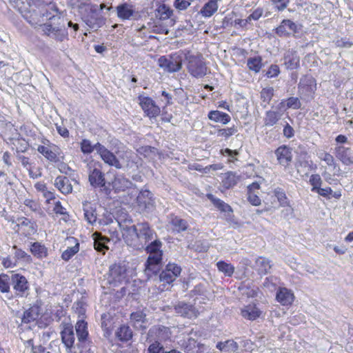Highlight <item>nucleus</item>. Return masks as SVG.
Here are the masks:
<instances>
[{
    "label": "nucleus",
    "mask_w": 353,
    "mask_h": 353,
    "mask_svg": "<svg viewBox=\"0 0 353 353\" xmlns=\"http://www.w3.org/2000/svg\"><path fill=\"white\" fill-rule=\"evenodd\" d=\"M165 269L168 271H170L176 277L179 276L180 275V274H181V267L179 266L176 264H175V263H169L166 265Z\"/></svg>",
    "instance_id": "obj_63"
},
{
    "label": "nucleus",
    "mask_w": 353,
    "mask_h": 353,
    "mask_svg": "<svg viewBox=\"0 0 353 353\" xmlns=\"http://www.w3.org/2000/svg\"><path fill=\"white\" fill-rule=\"evenodd\" d=\"M39 16L43 17V19L46 18L48 20H52L57 17L59 20L63 21V18L61 17V14L57 5L51 2L48 3L46 8H42L40 10Z\"/></svg>",
    "instance_id": "obj_21"
},
{
    "label": "nucleus",
    "mask_w": 353,
    "mask_h": 353,
    "mask_svg": "<svg viewBox=\"0 0 353 353\" xmlns=\"http://www.w3.org/2000/svg\"><path fill=\"white\" fill-rule=\"evenodd\" d=\"M284 65L287 69L294 70L299 65V57L295 52L288 50L285 53Z\"/></svg>",
    "instance_id": "obj_28"
},
{
    "label": "nucleus",
    "mask_w": 353,
    "mask_h": 353,
    "mask_svg": "<svg viewBox=\"0 0 353 353\" xmlns=\"http://www.w3.org/2000/svg\"><path fill=\"white\" fill-rule=\"evenodd\" d=\"M68 241L74 242V245L68 247L62 253L61 258L63 260H64L65 261H69L79 250V243L77 242V240L76 239L71 238V239H69Z\"/></svg>",
    "instance_id": "obj_37"
},
{
    "label": "nucleus",
    "mask_w": 353,
    "mask_h": 353,
    "mask_svg": "<svg viewBox=\"0 0 353 353\" xmlns=\"http://www.w3.org/2000/svg\"><path fill=\"white\" fill-rule=\"evenodd\" d=\"M81 151L85 154H89L94 150L96 151V144L92 145L91 141L88 139H83L80 142Z\"/></svg>",
    "instance_id": "obj_52"
},
{
    "label": "nucleus",
    "mask_w": 353,
    "mask_h": 353,
    "mask_svg": "<svg viewBox=\"0 0 353 353\" xmlns=\"http://www.w3.org/2000/svg\"><path fill=\"white\" fill-rule=\"evenodd\" d=\"M276 299L282 305H290L294 300V294L290 289L279 288L276 292Z\"/></svg>",
    "instance_id": "obj_20"
},
{
    "label": "nucleus",
    "mask_w": 353,
    "mask_h": 353,
    "mask_svg": "<svg viewBox=\"0 0 353 353\" xmlns=\"http://www.w3.org/2000/svg\"><path fill=\"white\" fill-rule=\"evenodd\" d=\"M117 153V159L122 164V168L125 165L127 168H132L134 163H137V156L130 150L119 151Z\"/></svg>",
    "instance_id": "obj_23"
},
{
    "label": "nucleus",
    "mask_w": 353,
    "mask_h": 353,
    "mask_svg": "<svg viewBox=\"0 0 353 353\" xmlns=\"http://www.w3.org/2000/svg\"><path fill=\"white\" fill-rule=\"evenodd\" d=\"M10 284L14 291L16 297H27L30 294V284L27 279L19 274H12Z\"/></svg>",
    "instance_id": "obj_7"
},
{
    "label": "nucleus",
    "mask_w": 353,
    "mask_h": 353,
    "mask_svg": "<svg viewBox=\"0 0 353 353\" xmlns=\"http://www.w3.org/2000/svg\"><path fill=\"white\" fill-rule=\"evenodd\" d=\"M316 89V81L312 76L305 75L301 78L298 85V90L301 98L312 97Z\"/></svg>",
    "instance_id": "obj_10"
},
{
    "label": "nucleus",
    "mask_w": 353,
    "mask_h": 353,
    "mask_svg": "<svg viewBox=\"0 0 353 353\" xmlns=\"http://www.w3.org/2000/svg\"><path fill=\"white\" fill-rule=\"evenodd\" d=\"M59 22L57 26L51 23H45L41 26L43 35L48 37L58 42H62L68 39V30L65 27L64 20Z\"/></svg>",
    "instance_id": "obj_4"
},
{
    "label": "nucleus",
    "mask_w": 353,
    "mask_h": 353,
    "mask_svg": "<svg viewBox=\"0 0 353 353\" xmlns=\"http://www.w3.org/2000/svg\"><path fill=\"white\" fill-rule=\"evenodd\" d=\"M159 66L167 72H176L182 68V58L176 54L169 57L161 56L158 59Z\"/></svg>",
    "instance_id": "obj_6"
},
{
    "label": "nucleus",
    "mask_w": 353,
    "mask_h": 353,
    "mask_svg": "<svg viewBox=\"0 0 353 353\" xmlns=\"http://www.w3.org/2000/svg\"><path fill=\"white\" fill-rule=\"evenodd\" d=\"M239 180L240 176L237 175L236 173L228 172L224 174L222 183L225 188L229 189L236 185Z\"/></svg>",
    "instance_id": "obj_36"
},
{
    "label": "nucleus",
    "mask_w": 353,
    "mask_h": 353,
    "mask_svg": "<svg viewBox=\"0 0 353 353\" xmlns=\"http://www.w3.org/2000/svg\"><path fill=\"white\" fill-rule=\"evenodd\" d=\"M116 336L121 341H128L132 337V332L128 326L123 325L117 330Z\"/></svg>",
    "instance_id": "obj_39"
},
{
    "label": "nucleus",
    "mask_w": 353,
    "mask_h": 353,
    "mask_svg": "<svg viewBox=\"0 0 353 353\" xmlns=\"http://www.w3.org/2000/svg\"><path fill=\"white\" fill-rule=\"evenodd\" d=\"M194 0H175L174 6L179 10H186Z\"/></svg>",
    "instance_id": "obj_60"
},
{
    "label": "nucleus",
    "mask_w": 353,
    "mask_h": 353,
    "mask_svg": "<svg viewBox=\"0 0 353 353\" xmlns=\"http://www.w3.org/2000/svg\"><path fill=\"white\" fill-rule=\"evenodd\" d=\"M88 166V180L90 185L94 188H105L106 181L104 173L99 168L95 166L92 168L90 164Z\"/></svg>",
    "instance_id": "obj_16"
},
{
    "label": "nucleus",
    "mask_w": 353,
    "mask_h": 353,
    "mask_svg": "<svg viewBox=\"0 0 353 353\" xmlns=\"http://www.w3.org/2000/svg\"><path fill=\"white\" fill-rule=\"evenodd\" d=\"M17 226L18 227V230L27 232L28 234H33L36 232L35 224L25 217L19 219V223Z\"/></svg>",
    "instance_id": "obj_33"
},
{
    "label": "nucleus",
    "mask_w": 353,
    "mask_h": 353,
    "mask_svg": "<svg viewBox=\"0 0 353 353\" xmlns=\"http://www.w3.org/2000/svg\"><path fill=\"white\" fill-rule=\"evenodd\" d=\"M176 312L182 316L189 319L197 316V310L190 304L179 303L175 306Z\"/></svg>",
    "instance_id": "obj_22"
},
{
    "label": "nucleus",
    "mask_w": 353,
    "mask_h": 353,
    "mask_svg": "<svg viewBox=\"0 0 353 353\" xmlns=\"http://www.w3.org/2000/svg\"><path fill=\"white\" fill-rule=\"evenodd\" d=\"M132 183L123 174H117L112 181V187L116 192L125 191L132 186Z\"/></svg>",
    "instance_id": "obj_24"
},
{
    "label": "nucleus",
    "mask_w": 353,
    "mask_h": 353,
    "mask_svg": "<svg viewBox=\"0 0 353 353\" xmlns=\"http://www.w3.org/2000/svg\"><path fill=\"white\" fill-rule=\"evenodd\" d=\"M261 311L255 305H248L241 310V315L249 320H254L259 317Z\"/></svg>",
    "instance_id": "obj_32"
},
{
    "label": "nucleus",
    "mask_w": 353,
    "mask_h": 353,
    "mask_svg": "<svg viewBox=\"0 0 353 353\" xmlns=\"http://www.w3.org/2000/svg\"><path fill=\"white\" fill-rule=\"evenodd\" d=\"M334 154L343 164L349 165L353 163V150L343 145H338L334 148Z\"/></svg>",
    "instance_id": "obj_17"
},
{
    "label": "nucleus",
    "mask_w": 353,
    "mask_h": 353,
    "mask_svg": "<svg viewBox=\"0 0 353 353\" xmlns=\"http://www.w3.org/2000/svg\"><path fill=\"white\" fill-rule=\"evenodd\" d=\"M37 151L41 153L48 161L53 163H58L63 159L60 148L55 145H39Z\"/></svg>",
    "instance_id": "obj_15"
},
{
    "label": "nucleus",
    "mask_w": 353,
    "mask_h": 353,
    "mask_svg": "<svg viewBox=\"0 0 353 353\" xmlns=\"http://www.w3.org/2000/svg\"><path fill=\"white\" fill-rule=\"evenodd\" d=\"M139 103L145 114L150 117H156L160 114V108L156 105L154 101L149 97L139 95L138 97Z\"/></svg>",
    "instance_id": "obj_14"
},
{
    "label": "nucleus",
    "mask_w": 353,
    "mask_h": 353,
    "mask_svg": "<svg viewBox=\"0 0 353 353\" xmlns=\"http://www.w3.org/2000/svg\"><path fill=\"white\" fill-rule=\"evenodd\" d=\"M117 15L122 21L137 20L140 17L135 6L131 3L124 2L116 7Z\"/></svg>",
    "instance_id": "obj_11"
},
{
    "label": "nucleus",
    "mask_w": 353,
    "mask_h": 353,
    "mask_svg": "<svg viewBox=\"0 0 353 353\" xmlns=\"http://www.w3.org/2000/svg\"><path fill=\"white\" fill-rule=\"evenodd\" d=\"M185 56L188 61V70L192 77L202 78L205 76L208 68L201 54L194 55L188 52Z\"/></svg>",
    "instance_id": "obj_3"
},
{
    "label": "nucleus",
    "mask_w": 353,
    "mask_h": 353,
    "mask_svg": "<svg viewBox=\"0 0 353 353\" xmlns=\"http://www.w3.org/2000/svg\"><path fill=\"white\" fill-rule=\"evenodd\" d=\"M275 155L279 164L286 167L292 159V150L286 145H281L275 150Z\"/></svg>",
    "instance_id": "obj_18"
},
{
    "label": "nucleus",
    "mask_w": 353,
    "mask_h": 353,
    "mask_svg": "<svg viewBox=\"0 0 353 353\" xmlns=\"http://www.w3.org/2000/svg\"><path fill=\"white\" fill-rule=\"evenodd\" d=\"M54 185L63 194H70L72 191V185L66 176H58L54 180Z\"/></svg>",
    "instance_id": "obj_26"
},
{
    "label": "nucleus",
    "mask_w": 353,
    "mask_h": 353,
    "mask_svg": "<svg viewBox=\"0 0 353 353\" xmlns=\"http://www.w3.org/2000/svg\"><path fill=\"white\" fill-rule=\"evenodd\" d=\"M145 247H146V250L148 253H154L157 252H161V242L159 240L153 239L150 241V243L147 244Z\"/></svg>",
    "instance_id": "obj_54"
},
{
    "label": "nucleus",
    "mask_w": 353,
    "mask_h": 353,
    "mask_svg": "<svg viewBox=\"0 0 353 353\" xmlns=\"http://www.w3.org/2000/svg\"><path fill=\"white\" fill-rule=\"evenodd\" d=\"M170 223L172 229L176 232L186 230L188 226V223L185 220L178 216H172Z\"/></svg>",
    "instance_id": "obj_38"
},
{
    "label": "nucleus",
    "mask_w": 353,
    "mask_h": 353,
    "mask_svg": "<svg viewBox=\"0 0 353 353\" xmlns=\"http://www.w3.org/2000/svg\"><path fill=\"white\" fill-rule=\"evenodd\" d=\"M272 265L270 261L263 256H259L256 259L254 269L259 274H266L271 269Z\"/></svg>",
    "instance_id": "obj_27"
},
{
    "label": "nucleus",
    "mask_w": 353,
    "mask_h": 353,
    "mask_svg": "<svg viewBox=\"0 0 353 353\" xmlns=\"http://www.w3.org/2000/svg\"><path fill=\"white\" fill-rule=\"evenodd\" d=\"M163 350V347L159 341H152L148 349V353H162Z\"/></svg>",
    "instance_id": "obj_62"
},
{
    "label": "nucleus",
    "mask_w": 353,
    "mask_h": 353,
    "mask_svg": "<svg viewBox=\"0 0 353 353\" xmlns=\"http://www.w3.org/2000/svg\"><path fill=\"white\" fill-rule=\"evenodd\" d=\"M261 61L260 57H250L247 61V65L250 70L259 72L262 67Z\"/></svg>",
    "instance_id": "obj_47"
},
{
    "label": "nucleus",
    "mask_w": 353,
    "mask_h": 353,
    "mask_svg": "<svg viewBox=\"0 0 353 353\" xmlns=\"http://www.w3.org/2000/svg\"><path fill=\"white\" fill-rule=\"evenodd\" d=\"M137 201L141 208L150 209L153 205L152 192L147 190L141 191L137 196Z\"/></svg>",
    "instance_id": "obj_25"
},
{
    "label": "nucleus",
    "mask_w": 353,
    "mask_h": 353,
    "mask_svg": "<svg viewBox=\"0 0 353 353\" xmlns=\"http://www.w3.org/2000/svg\"><path fill=\"white\" fill-rule=\"evenodd\" d=\"M322 180L319 174H312L310 178V183L312 186V191L316 192L321 188Z\"/></svg>",
    "instance_id": "obj_57"
},
{
    "label": "nucleus",
    "mask_w": 353,
    "mask_h": 353,
    "mask_svg": "<svg viewBox=\"0 0 353 353\" xmlns=\"http://www.w3.org/2000/svg\"><path fill=\"white\" fill-rule=\"evenodd\" d=\"M96 152L105 163L117 169L122 168V164L117 156L100 143H96Z\"/></svg>",
    "instance_id": "obj_13"
},
{
    "label": "nucleus",
    "mask_w": 353,
    "mask_h": 353,
    "mask_svg": "<svg viewBox=\"0 0 353 353\" xmlns=\"http://www.w3.org/2000/svg\"><path fill=\"white\" fill-rule=\"evenodd\" d=\"M38 316V314L36 312V310L34 308H30L24 312L22 322L24 323H28L33 321H34Z\"/></svg>",
    "instance_id": "obj_53"
},
{
    "label": "nucleus",
    "mask_w": 353,
    "mask_h": 353,
    "mask_svg": "<svg viewBox=\"0 0 353 353\" xmlns=\"http://www.w3.org/2000/svg\"><path fill=\"white\" fill-rule=\"evenodd\" d=\"M61 341L65 347L68 353H77V343L75 344V335L73 325L69 322H62L61 324Z\"/></svg>",
    "instance_id": "obj_5"
},
{
    "label": "nucleus",
    "mask_w": 353,
    "mask_h": 353,
    "mask_svg": "<svg viewBox=\"0 0 353 353\" xmlns=\"http://www.w3.org/2000/svg\"><path fill=\"white\" fill-rule=\"evenodd\" d=\"M94 235H96L94 242V249L98 252H103L104 254L105 251L108 249V247L106 245V243L109 241V239L99 234L95 233Z\"/></svg>",
    "instance_id": "obj_42"
},
{
    "label": "nucleus",
    "mask_w": 353,
    "mask_h": 353,
    "mask_svg": "<svg viewBox=\"0 0 353 353\" xmlns=\"http://www.w3.org/2000/svg\"><path fill=\"white\" fill-rule=\"evenodd\" d=\"M208 197L212 202V203L221 211L224 212L232 211V208L228 204L225 203L221 199L214 197L212 194H208Z\"/></svg>",
    "instance_id": "obj_46"
},
{
    "label": "nucleus",
    "mask_w": 353,
    "mask_h": 353,
    "mask_svg": "<svg viewBox=\"0 0 353 353\" xmlns=\"http://www.w3.org/2000/svg\"><path fill=\"white\" fill-rule=\"evenodd\" d=\"M126 267L121 263L114 264L110 267L108 281L114 285H117L126 281Z\"/></svg>",
    "instance_id": "obj_12"
},
{
    "label": "nucleus",
    "mask_w": 353,
    "mask_h": 353,
    "mask_svg": "<svg viewBox=\"0 0 353 353\" xmlns=\"http://www.w3.org/2000/svg\"><path fill=\"white\" fill-rule=\"evenodd\" d=\"M218 270L227 276H231L234 271V267L231 263L221 261L216 263Z\"/></svg>",
    "instance_id": "obj_48"
},
{
    "label": "nucleus",
    "mask_w": 353,
    "mask_h": 353,
    "mask_svg": "<svg viewBox=\"0 0 353 353\" xmlns=\"http://www.w3.org/2000/svg\"><path fill=\"white\" fill-rule=\"evenodd\" d=\"M319 158L322 161H325L327 165L332 166L334 165V159L332 155L326 152H321L319 153Z\"/></svg>",
    "instance_id": "obj_59"
},
{
    "label": "nucleus",
    "mask_w": 353,
    "mask_h": 353,
    "mask_svg": "<svg viewBox=\"0 0 353 353\" xmlns=\"http://www.w3.org/2000/svg\"><path fill=\"white\" fill-rule=\"evenodd\" d=\"M147 29L151 32H154L156 34H168L169 30L167 26L162 22L161 20L157 19H150L146 25H143L141 30Z\"/></svg>",
    "instance_id": "obj_19"
},
{
    "label": "nucleus",
    "mask_w": 353,
    "mask_h": 353,
    "mask_svg": "<svg viewBox=\"0 0 353 353\" xmlns=\"http://www.w3.org/2000/svg\"><path fill=\"white\" fill-rule=\"evenodd\" d=\"M274 95V90L272 88H263L261 92V99L266 103H269Z\"/></svg>",
    "instance_id": "obj_58"
},
{
    "label": "nucleus",
    "mask_w": 353,
    "mask_h": 353,
    "mask_svg": "<svg viewBox=\"0 0 353 353\" xmlns=\"http://www.w3.org/2000/svg\"><path fill=\"white\" fill-rule=\"evenodd\" d=\"M119 225L125 242L137 250L143 248L156 236V233L146 222L139 223L130 226L122 225L121 223Z\"/></svg>",
    "instance_id": "obj_1"
},
{
    "label": "nucleus",
    "mask_w": 353,
    "mask_h": 353,
    "mask_svg": "<svg viewBox=\"0 0 353 353\" xmlns=\"http://www.w3.org/2000/svg\"><path fill=\"white\" fill-rule=\"evenodd\" d=\"M157 17L159 19L163 21L169 19L172 14V10L170 8L165 4H161L157 9Z\"/></svg>",
    "instance_id": "obj_45"
},
{
    "label": "nucleus",
    "mask_w": 353,
    "mask_h": 353,
    "mask_svg": "<svg viewBox=\"0 0 353 353\" xmlns=\"http://www.w3.org/2000/svg\"><path fill=\"white\" fill-rule=\"evenodd\" d=\"M219 5L217 0H209L205 3L199 13L202 17L208 18L212 17L218 10Z\"/></svg>",
    "instance_id": "obj_29"
},
{
    "label": "nucleus",
    "mask_w": 353,
    "mask_h": 353,
    "mask_svg": "<svg viewBox=\"0 0 353 353\" xmlns=\"http://www.w3.org/2000/svg\"><path fill=\"white\" fill-rule=\"evenodd\" d=\"M209 119L215 122H221L223 124H227L230 121V116L227 113L219 110H212L208 113Z\"/></svg>",
    "instance_id": "obj_34"
},
{
    "label": "nucleus",
    "mask_w": 353,
    "mask_h": 353,
    "mask_svg": "<svg viewBox=\"0 0 353 353\" xmlns=\"http://www.w3.org/2000/svg\"><path fill=\"white\" fill-rule=\"evenodd\" d=\"M281 114L275 111H268L264 119V124L265 126H273L280 119Z\"/></svg>",
    "instance_id": "obj_43"
},
{
    "label": "nucleus",
    "mask_w": 353,
    "mask_h": 353,
    "mask_svg": "<svg viewBox=\"0 0 353 353\" xmlns=\"http://www.w3.org/2000/svg\"><path fill=\"white\" fill-rule=\"evenodd\" d=\"M10 279L7 274H0V292L6 294L5 297L9 301L13 299V295L10 294Z\"/></svg>",
    "instance_id": "obj_35"
},
{
    "label": "nucleus",
    "mask_w": 353,
    "mask_h": 353,
    "mask_svg": "<svg viewBox=\"0 0 353 353\" xmlns=\"http://www.w3.org/2000/svg\"><path fill=\"white\" fill-rule=\"evenodd\" d=\"M86 24L94 30H97L104 24V19L101 17H91L89 19H85Z\"/></svg>",
    "instance_id": "obj_49"
},
{
    "label": "nucleus",
    "mask_w": 353,
    "mask_h": 353,
    "mask_svg": "<svg viewBox=\"0 0 353 353\" xmlns=\"http://www.w3.org/2000/svg\"><path fill=\"white\" fill-rule=\"evenodd\" d=\"M172 336V332L168 327L157 325L152 326L148 332L147 341H166L170 340Z\"/></svg>",
    "instance_id": "obj_8"
},
{
    "label": "nucleus",
    "mask_w": 353,
    "mask_h": 353,
    "mask_svg": "<svg viewBox=\"0 0 353 353\" xmlns=\"http://www.w3.org/2000/svg\"><path fill=\"white\" fill-rule=\"evenodd\" d=\"M131 321L133 326L139 330H144L146 328L145 323V314L143 312L138 311L133 312L130 316Z\"/></svg>",
    "instance_id": "obj_31"
},
{
    "label": "nucleus",
    "mask_w": 353,
    "mask_h": 353,
    "mask_svg": "<svg viewBox=\"0 0 353 353\" xmlns=\"http://www.w3.org/2000/svg\"><path fill=\"white\" fill-rule=\"evenodd\" d=\"M216 348L221 351H232L235 352L238 350V344L233 340H228L225 342H219L216 345Z\"/></svg>",
    "instance_id": "obj_44"
},
{
    "label": "nucleus",
    "mask_w": 353,
    "mask_h": 353,
    "mask_svg": "<svg viewBox=\"0 0 353 353\" xmlns=\"http://www.w3.org/2000/svg\"><path fill=\"white\" fill-rule=\"evenodd\" d=\"M301 103L297 97H290L287 100V108H293L295 110L299 109Z\"/></svg>",
    "instance_id": "obj_61"
},
{
    "label": "nucleus",
    "mask_w": 353,
    "mask_h": 353,
    "mask_svg": "<svg viewBox=\"0 0 353 353\" xmlns=\"http://www.w3.org/2000/svg\"><path fill=\"white\" fill-rule=\"evenodd\" d=\"M40 10H33L30 16L26 17V19L27 21L34 28H37V26H39L41 28V26H42L43 23V17H40Z\"/></svg>",
    "instance_id": "obj_40"
},
{
    "label": "nucleus",
    "mask_w": 353,
    "mask_h": 353,
    "mask_svg": "<svg viewBox=\"0 0 353 353\" xmlns=\"http://www.w3.org/2000/svg\"><path fill=\"white\" fill-rule=\"evenodd\" d=\"M274 194L277 198L281 206H290V201L288 199L285 192L280 188H277L274 190Z\"/></svg>",
    "instance_id": "obj_50"
},
{
    "label": "nucleus",
    "mask_w": 353,
    "mask_h": 353,
    "mask_svg": "<svg viewBox=\"0 0 353 353\" xmlns=\"http://www.w3.org/2000/svg\"><path fill=\"white\" fill-rule=\"evenodd\" d=\"M176 279V277L166 269L163 270L159 275L160 281L168 284L174 281Z\"/></svg>",
    "instance_id": "obj_56"
},
{
    "label": "nucleus",
    "mask_w": 353,
    "mask_h": 353,
    "mask_svg": "<svg viewBox=\"0 0 353 353\" xmlns=\"http://www.w3.org/2000/svg\"><path fill=\"white\" fill-rule=\"evenodd\" d=\"M162 259V252L149 253V256L146 263V270L153 265H157Z\"/></svg>",
    "instance_id": "obj_51"
},
{
    "label": "nucleus",
    "mask_w": 353,
    "mask_h": 353,
    "mask_svg": "<svg viewBox=\"0 0 353 353\" xmlns=\"http://www.w3.org/2000/svg\"><path fill=\"white\" fill-rule=\"evenodd\" d=\"M77 336V352L79 353H94V346L88 337V324L83 320H79L75 325Z\"/></svg>",
    "instance_id": "obj_2"
},
{
    "label": "nucleus",
    "mask_w": 353,
    "mask_h": 353,
    "mask_svg": "<svg viewBox=\"0 0 353 353\" xmlns=\"http://www.w3.org/2000/svg\"><path fill=\"white\" fill-rule=\"evenodd\" d=\"M30 251L37 258L46 257L48 254L47 248L39 242H35L31 245Z\"/></svg>",
    "instance_id": "obj_41"
},
{
    "label": "nucleus",
    "mask_w": 353,
    "mask_h": 353,
    "mask_svg": "<svg viewBox=\"0 0 353 353\" xmlns=\"http://www.w3.org/2000/svg\"><path fill=\"white\" fill-rule=\"evenodd\" d=\"M83 210L85 219L88 223L93 225L97 219L95 208L90 203L85 201L83 203Z\"/></svg>",
    "instance_id": "obj_30"
},
{
    "label": "nucleus",
    "mask_w": 353,
    "mask_h": 353,
    "mask_svg": "<svg viewBox=\"0 0 353 353\" xmlns=\"http://www.w3.org/2000/svg\"><path fill=\"white\" fill-rule=\"evenodd\" d=\"M301 25L290 19H283L276 28V34L281 37H288L290 35L296 37L301 32Z\"/></svg>",
    "instance_id": "obj_9"
},
{
    "label": "nucleus",
    "mask_w": 353,
    "mask_h": 353,
    "mask_svg": "<svg viewBox=\"0 0 353 353\" xmlns=\"http://www.w3.org/2000/svg\"><path fill=\"white\" fill-rule=\"evenodd\" d=\"M263 14V9L261 8H257L252 11V12L248 17V20L251 23L252 20H259Z\"/></svg>",
    "instance_id": "obj_64"
},
{
    "label": "nucleus",
    "mask_w": 353,
    "mask_h": 353,
    "mask_svg": "<svg viewBox=\"0 0 353 353\" xmlns=\"http://www.w3.org/2000/svg\"><path fill=\"white\" fill-rule=\"evenodd\" d=\"M237 132V129L233 126L231 128L219 129L217 131V136L220 137H223L225 139H228L230 137L232 136L235 133Z\"/></svg>",
    "instance_id": "obj_55"
}]
</instances>
